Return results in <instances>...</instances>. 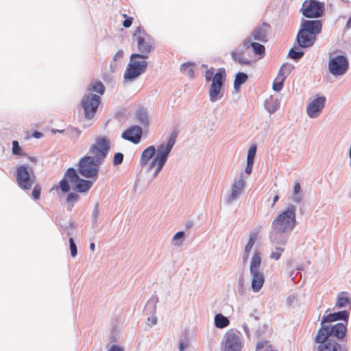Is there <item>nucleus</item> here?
Listing matches in <instances>:
<instances>
[{
  "mask_svg": "<svg viewBox=\"0 0 351 351\" xmlns=\"http://www.w3.org/2000/svg\"><path fill=\"white\" fill-rule=\"evenodd\" d=\"M325 11V3L319 0H305L300 12L307 19L318 20Z\"/></svg>",
  "mask_w": 351,
  "mask_h": 351,
  "instance_id": "obj_12",
  "label": "nucleus"
},
{
  "mask_svg": "<svg viewBox=\"0 0 351 351\" xmlns=\"http://www.w3.org/2000/svg\"><path fill=\"white\" fill-rule=\"evenodd\" d=\"M125 116V110H117L114 114V117L116 119H121Z\"/></svg>",
  "mask_w": 351,
  "mask_h": 351,
  "instance_id": "obj_60",
  "label": "nucleus"
},
{
  "mask_svg": "<svg viewBox=\"0 0 351 351\" xmlns=\"http://www.w3.org/2000/svg\"><path fill=\"white\" fill-rule=\"evenodd\" d=\"M247 79L248 75L247 73L243 71H238L234 75V82L243 85L247 82Z\"/></svg>",
  "mask_w": 351,
  "mask_h": 351,
  "instance_id": "obj_43",
  "label": "nucleus"
},
{
  "mask_svg": "<svg viewBox=\"0 0 351 351\" xmlns=\"http://www.w3.org/2000/svg\"><path fill=\"white\" fill-rule=\"evenodd\" d=\"M326 98L324 95H317L306 107V113L311 119L318 117L325 106Z\"/></svg>",
  "mask_w": 351,
  "mask_h": 351,
  "instance_id": "obj_16",
  "label": "nucleus"
},
{
  "mask_svg": "<svg viewBox=\"0 0 351 351\" xmlns=\"http://www.w3.org/2000/svg\"><path fill=\"white\" fill-rule=\"evenodd\" d=\"M194 64L191 62H186L182 63L180 66V71L187 75L190 78H193L195 76V71L193 68Z\"/></svg>",
  "mask_w": 351,
  "mask_h": 351,
  "instance_id": "obj_31",
  "label": "nucleus"
},
{
  "mask_svg": "<svg viewBox=\"0 0 351 351\" xmlns=\"http://www.w3.org/2000/svg\"><path fill=\"white\" fill-rule=\"evenodd\" d=\"M158 302V297L156 294L152 295L144 307L143 313L146 315H154L156 312V304Z\"/></svg>",
  "mask_w": 351,
  "mask_h": 351,
  "instance_id": "obj_24",
  "label": "nucleus"
},
{
  "mask_svg": "<svg viewBox=\"0 0 351 351\" xmlns=\"http://www.w3.org/2000/svg\"><path fill=\"white\" fill-rule=\"evenodd\" d=\"M42 188L39 184H36L32 190V197L34 200H38L40 199Z\"/></svg>",
  "mask_w": 351,
  "mask_h": 351,
  "instance_id": "obj_44",
  "label": "nucleus"
},
{
  "mask_svg": "<svg viewBox=\"0 0 351 351\" xmlns=\"http://www.w3.org/2000/svg\"><path fill=\"white\" fill-rule=\"evenodd\" d=\"M239 334V331L236 332L233 329H230L225 333L222 341L223 351H241L243 343Z\"/></svg>",
  "mask_w": 351,
  "mask_h": 351,
  "instance_id": "obj_14",
  "label": "nucleus"
},
{
  "mask_svg": "<svg viewBox=\"0 0 351 351\" xmlns=\"http://www.w3.org/2000/svg\"><path fill=\"white\" fill-rule=\"evenodd\" d=\"M156 152V148L154 145H149L142 152L140 158V165L142 168L147 166L148 162L154 158Z\"/></svg>",
  "mask_w": 351,
  "mask_h": 351,
  "instance_id": "obj_23",
  "label": "nucleus"
},
{
  "mask_svg": "<svg viewBox=\"0 0 351 351\" xmlns=\"http://www.w3.org/2000/svg\"><path fill=\"white\" fill-rule=\"evenodd\" d=\"M280 256L281 254L279 252H273L270 255L271 258L275 259L276 261L279 260Z\"/></svg>",
  "mask_w": 351,
  "mask_h": 351,
  "instance_id": "obj_61",
  "label": "nucleus"
},
{
  "mask_svg": "<svg viewBox=\"0 0 351 351\" xmlns=\"http://www.w3.org/2000/svg\"><path fill=\"white\" fill-rule=\"evenodd\" d=\"M230 324L229 319L221 313H216L214 317V324L217 328L222 329Z\"/></svg>",
  "mask_w": 351,
  "mask_h": 351,
  "instance_id": "obj_27",
  "label": "nucleus"
},
{
  "mask_svg": "<svg viewBox=\"0 0 351 351\" xmlns=\"http://www.w3.org/2000/svg\"><path fill=\"white\" fill-rule=\"evenodd\" d=\"M32 136L36 139H39L43 136V134L41 132L35 130L32 133Z\"/></svg>",
  "mask_w": 351,
  "mask_h": 351,
  "instance_id": "obj_62",
  "label": "nucleus"
},
{
  "mask_svg": "<svg viewBox=\"0 0 351 351\" xmlns=\"http://www.w3.org/2000/svg\"><path fill=\"white\" fill-rule=\"evenodd\" d=\"M124 158V155L121 152H116L113 156L112 165L114 166H118L121 165Z\"/></svg>",
  "mask_w": 351,
  "mask_h": 351,
  "instance_id": "obj_48",
  "label": "nucleus"
},
{
  "mask_svg": "<svg viewBox=\"0 0 351 351\" xmlns=\"http://www.w3.org/2000/svg\"><path fill=\"white\" fill-rule=\"evenodd\" d=\"M136 119L137 121L145 126H147L149 124V115L145 109L143 108H138L135 113Z\"/></svg>",
  "mask_w": 351,
  "mask_h": 351,
  "instance_id": "obj_28",
  "label": "nucleus"
},
{
  "mask_svg": "<svg viewBox=\"0 0 351 351\" xmlns=\"http://www.w3.org/2000/svg\"><path fill=\"white\" fill-rule=\"evenodd\" d=\"M238 291L240 295H243L244 293V278L243 274H241L238 279Z\"/></svg>",
  "mask_w": 351,
  "mask_h": 351,
  "instance_id": "obj_52",
  "label": "nucleus"
},
{
  "mask_svg": "<svg viewBox=\"0 0 351 351\" xmlns=\"http://www.w3.org/2000/svg\"><path fill=\"white\" fill-rule=\"evenodd\" d=\"M178 136V130L173 129L170 135L165 141L157 146L154 158L159 162L165 164L167 162L169 154L171 152L176 142Z\"/></svg>",
  "mask_w": 351,
  "mask_h": 351,
  "instance_id": "obj_10",
  "label": "nucleus"
},
{
  "mask_svg": "<svg viewBox=\"0 0 351 351\" xmlns=\"http://www.w3.org/2000/svg\"><path fill=\"white\" fill-rule=\"evenodd\" d=\"M205 80L206 82L215 81L216 78L221 79L223 77V76L226 77V71L225 68L220 67L217 69L216 72L215 73V69L213 67H210L205 72Z\"/></svg>",
  "mask_w": 351,
  "mask_h": 351,
  "instance_id": "obj_22",
  "label": "nucleus"
},
{
  "mask_svg": "<svg viewBox=\"0 0 351 351\" xmlns=\"http://www.w3.org/2000/svg\"><path fill=\"white\" fill-rule=\"evenodd\" d=\"M14 176L19 187L23 191L29 190L36 180L34 171L28 164H21L16 166Z\"/></svg>",
  "mask_w": 351,
  "mask_h": 351,
  "instance_id": "obj_7",
  "label": "nucleus"
},
{
  "mask_svg": "<svg viewBox=\"0 0 351 351\" xmlns=\"http://www.w3.org/2000/svg\"><path fill=\"white\" fill-rule=\"evenodd\" d=\"M185 232L180 230L177 232L172 238V243L175 246L180 247L183 244V241L185 239Z\"/></svg>",
  "mask_w": 351,
  "mask_h": 351,
  "instance_id": "obj_37",
  "label": "nucleus"
},
{
  "mask_svg": "<svg viewBox=\"0 0 351 351\" xmlns=\"http://www.w3.org/2000/svg\"><path fill=\"white\" fill-rule=\"evenodd\" d=\"M250 253V252H246V250H244V252H243V254L242 256L243 263L244 264L247 261V260L249 258Z\"/></svg>",
  "mask_w": 351,
  "mask_h": 351,
  "instance_id": "obj_63",
  "label": "nucleus"
},
{
  "mask_svg": "<svg viewBox=\"0 0 351 351\" xmlns=\"http://www.w3.org/2000/svg\"><path fill=\"white\" fill-rule=\"evenodd\" d=\"M123 16L124 17V20L122 25L125 28H129L132 24L133 18L132 16H128L126 14H123Z\"/></svg>",
  "mask_w": 351,
  "mask_h": 351,
  "instance_id": "obj_51",
  "label": "nucleus"
},
{
  "mask_svg": "<svg viewBox=\"0 0 351 351\" xmlns=\"http://www.w3.org/2000/svg\"><path fill=\"white\" fill-rule=\"evenodd\" d=\"M145 59L146 56L143 54L133 53L130 55L123 74L124 82H132L147 71L148 63Z\"/></svg>",
  "mask_w": 351,
  "mask_h": 351,
  "instance_id": "obj_5",
  "label": "nucleus"
},
{
  "mask_svg": "<svg viewBox=\"0 0 351 351\" xmlns=\"http://www.w3.org/2000/svg\"><path fill=\"white\" fill-rule=\"evenodd\" d=\"M160 162H159L157 160H156L154 158L152 159V160L151 161V162L149 163L147 169V171L149 172L150 171H152L153 169H155L156 166H158V164H160Z\"/></svg>",
  "mask_w": 351,
  "mask_h": 351,
  "instance_id": "obj_57",
  "label": "nucleus"
},
{
  "mask_svg": "<svg viewBox=\"0 0 351 351\" xmlns=\"http://www.w3.org/2000/svg\"><path fill=\"white\" fill-rule=\"evenodd\" d=\"M139 36L147 38L148 40H153V37L149 34L141 25L136 27L132 34V37L135 38V39Z\"/></svg>",
  "mask_w": 351,
  "mask_h": 351,
  "instance_id": "obj_36",
  "label": "nucleus"
},
{
  "mask_svg": "<svg viewBox=\"0 0 351 351\" xmlns=\"http://www.w3.org/2000/svg\"><path fill=\"white\" fill-rule=\"evenodd\" d=\"M99 215V204L96 203L93 208V210L92 212V215H91L93 227H95L97 226V219Z\"/></svg>",
  "mask_w": 351,
  "mask_h": 351,
  "instance_id": "obj_47",
  "label": "nucleus"
},
{
  "mask_svg": "<svg viewBox=\"0 0 351 351\" xmlns=\"http://www.w3.org/2000/svg\"><path fill=\"white\" fill-rule=\"evenodd\" d=\"M124 52L122 49H119L113 57V60L117 61L119 59H121L123 57Z\"/></svg>",
  "mask_w": 351,
  "mask_h": 351,
  "instance_id": "obj_58",
  "label": "nucleus"
},
{
  "mask_svg": "<svg viewBox=\"0 0 351 351\" xmlns=\"http://www.w3.org/2000/svg\"><path fill=\"white\" fill-rule=\"evenodd\" d=\"M119 338V334L117 332V330L114 326L112 327L111 330V335H110V342H116Z\"/></svg>",
  "mask_w": 351,
  "mask_h": 351,
  "instance_id": "obj_53",
  "label": "nucleus"
},
{
  "mask_svg": "<svg viewBox=\"0 0 351 351\" xmlns=\"http://www.w3.org/2000/svg\"><path fill=\"white\" fill-rule=\"evenodd\" d=\"M253 44H254V42L252 41L251 38H247L243 42V47L245 49H249L250 47L252 48Z\"/></svg>",
  "mask_w": 351,
  "mask_h": 351,
  "instance_id": "obj_56",
  "label": "nucleus"
},
{
  "mask_svg": "<svg viewBox=\"0 0 351 351\" xmlns=\"http://www.w3.org/2000/svg\"><path fill=\"white\" fill-rule=\"evenodd\" d=\"M245 186V180L241 176L237 182H234L231 186V193L226 199V204H230L233 200L237 199Z\"/></svg>",
  "mask_w": 351,
  "mask_h": 351,
  "instance_id": "obj_20",
  "label": "nucleus"
},
{
  "mask_svg": "<svg viewBox=\"0 0 351 351\" xmlns=\"http://www.w3.org/2000/svg\"><path fill=\"white\" fill-rule=\"evenodd\" d=\"M265 27L270 28V25L266 22H263L261 26L257 27L253 30L252 35L254 40L263 43H266L268 41L267 31Z\"/></svg>",
  "mask_w": 351,
  "mask_h": 351,
  "instance_id": "obj_21",
  "label": "nucleus"
},
{
  "mask_svg": "<svg viewBox=\"0 0 351 351\" xmlns=\"http://www.w3.org/2000/svg\"><path fill=\"white\" fill-rule=\"evenodd\" d=\"M292 196L293 201L295 203L300 204L302 200V191L301 189L300 184L298 182H295L293 185Z\"/></svg>",
  "mask_w": 351,
  "mask_h": 351,
  "instance_id": "obj_30",
  "label": "nucleus"
},
{
  "mask_svg": "<svg viewBox=\"0 0 351 351\" xmlns=\"http://www.w3.org/2000/svg\"><path fill=\"white\" fill-rule=\"evenodd\" d=\"M12 154L16 157L27 156V154L23 151V148L20 146L19 143L16 140L12 141Z\"/></svg>",
  "mask_w": 351,
  "mask_h": 351,
  "instance_id": "obj_34",
  "label": "nucleus"
},
{
  "mask_svg": "<svg viewBox=\"0 0 351 351\" xmlns=\"http://www.w3.org/2000/svg\"><path fill=\"white\" fill-rule=\"evenodd\" d=\"M103 162L87 154L81 157L77 164L76 170L83 178L97 180L101 165Z\"/></svg>",
  "mask_w": 351,
  "mask_h": 351,
  "instance_id": "obj_6",
  "label": "nucleus"
},
{
  "mask_svg": "<svg viewBox=\"0 0 351 351\" xmlns=\"http://www.w3.org/2000/svg\"><path fill=\"white\" fill-rule=\"evenodd\" d=\"M69 243L71 256L72 258H75L77 254V247L72 237H69Z\"/></svg>",
  "mask_w": 351,
  "mask_h": 351,
  "instance_id": "obj_45",
  "label": "nucleus"
},
{
  "mask_svg": "<svg viewBox=\"0 0 351 351\" xmlns=\"http://www.w3.org/2000/svg\"><path fill=\"white\" fill-rule=\"evenodd\" d=\"M285 82L283 79H280V80H278L277 79H275L272 84V89L276 93H279L282 90L284 86Z\"/></svg>",
  "mask_w": 351,
  "mask_h": 351,
  "instance_id": "obj_46",
  "label": "nucleus"
},
{
  "mask_svg": "<svg viewBox=\"0 0 351 351\" xmlns=\"http://www.w3.org/2000/svg\"><path fill=\"white\" fill-rule=\"evenodd\" d=\"M351 305V298L348 295H338L335 306L339 308H346L349 306V308L350 309Z\"/></svg>",
  "mask_w": 351,
  "mask_h": 351,
  "instance_id": "obj_32",
  "label": "nucleus"
},
{
  "mask_svg": "<svg viewBox=\"0 0 351 351\" xmlns=\"http://www.w3.org/2000/svg\"><path fill=\"white\" fill-rule=\"evenodd\" d=\"M254 162L246 161V166L245 167V173L247 175L251 174L253 169Z\"/></svg>",
  "mask_w": 351,
  "mask_h": 351,
  "instance_id": "obj_55",
  "label": "nucleus"
},
{
  "mask_svg": "<svg viewBox=\"0 0 351 351\" xmlns=\"http://www.w3.org/2000/svg\"><path fill=\"white\" fill-rule=\"evenodd\" d=\"M261 256L259 252H255L252 257L250 271L252 276L251 288L254 293L258 292L265 283V275L260 271Z\"/></svg>",
  "mask_w": 351,
  "mask_h": 351,
  "instance_id": "obj_8",
  "label": "nucleus"
},
{
  "mask_svg": "<svg viewBox=\"0 0 351 351\" xmlns=\"http://www.w3.org/2000/svg\"><path fill=\"white\" fill-rule=\"evenodd\" d=\"M137 42V49L140 53L138 54H143L146 56V59L149 58V54L154 51V40H148L147 38L143 36H137L136 38Z\"/></svg>",
  "mask_w": 351,
  "mask_h": 351,
  "instance_id": "obj_19",
  "label": "nucleus"
},
{
  "mask_svg": "<svg viewBox=\"0 0 351 351\" xmlns=\"http://www.w3.org/2000/svg\"><path fill=\"white\" fill-rule=\"evenodd\" d=\"M330 308H328L322 317L321 322L322 324H332L337 321L348 324L350 317V308L342 311H338L333 313H328Z\"/></svg>",
  "mask_w": 351,
  "mask_h": 351,
  "instance_id": "obj_15",
  "label": "nucleus"
},
{
  "mask_svg": "<svg viewBox=\"0 0 351 351\" xmlns=\"http://www.w3.org/2000/svg\"><path fill=\"white\" fill-rule=\"evenodd\" d=\"M106 351H124L123 348L118 344L108 343L106 344Z\"/></svg>",
  "mask_w": 351,
  "mask_h": 351,
  "instance_id": "obj_50",
  "label": "nucleus"
},
{
  "mask_svg": "<svg viewBox=\"0 0 351 351\" xmlns=\"http://www.w3.org/2000/svg\"><path fill=\"white\" fill-rule=\"evenodd\" d=\"M97 180L81 178L80 173L74 167H69L63 178L58 182V187L62 194L72 189L81 194H86Z\"/></svg>",
  "mask_w": 351,
  "mask_h": 351,
  "instance_id": "obj_4",
  "label": "nucleus"
},
{
  "mask_svg": "<svg viewBox=\"0 0 351 351\" xmlns=\"http://www.w3.org/2000/svg\"><path fill=\"white\" fill-rule=\"evenodd\" d=\"M78 192L75 191H69L68 193H66V198H65V203H73L75 204L80 199V195L78 194Z\"/></svg>",
  "mask_w": 351,
  "mask_h": 351,
  "instance_id": "obj_40",
  "label": "nucleus"
},
{
  "mask_svg": "<svg viewBox=\"0 0 351 351\" xmlns=\"http://www.w3.org/2000/svg\"><path fill=\"white\" fill-rule=\"evenodd\" d=\"M264 106L268 112L273 114L279 108L280 104L277 99L269 98L265 100Z\"/></svg>",
  "mask_w": 351,
  "mask_h": 351,
  "instance_id": "obj_29",
  "label": "nucleus"
},
{
  "mask_svg": "<svg viewBox=\"0 0 351 351\" xmlns=\"http://www.w3.org/2000/svg\"><path fill=\"white\" fill-rule=\"evenodd\" d=\"M71 129H62V130H58V129H52L51 133L52 134H56L60 133L66 135V133H69V131H71Z\"/></svg>",
  "mask_w": 351,
  "mask_h": 351,
  "instance_id": "obj_59",
  "label": "nucleus"
},
{
  "mask_svg": "<svg viewBox=\"0 0 351 351\" xmlns=\"http://www.w3.org/2000/svg\"><path fill=\"white\" fill-rule=\"evenodd\" d=\"M256 150L257 145L256 144L251 145V146L249 147L247 150L246 161L254 162Z\"/></svg>",
  "mask_w": 351,
  "mask_h": 351,
  "instance_id": "obj_41",
  "label": "nucleus"
},
{
  "mask_svg": "<svg viewBox=\"0 0 351 351\" xmlns=\"http://www.w3.org/2000/svg\"><path fill=\"white\" fill-rule=\"evenodd\" d=\"M348 324L343 322L320 323L313 340L317 345V351H348Z\"/></svg>",
  "mask_w": 351,
  "mask_h": 351,
  "instance_id": "obj_1",
  "label": "nucleus"
},
{
  "mask_svg": "<svg viewBox=\"0 0 351 351\" xmlns=\"http://www.w3.org/2000/svg\"><path fill=\"white\" fill-rule=\"evenodd\" d=\"M153 317H149L147 318V321L151 322V326L155 325L157 323V317L156 316L152 315Z\"/></svg>",
  "mask_w": 351,
  "mask_h": 351,
  "instance_id": "obj_64",
  "label": "nucleus"
},
{
  "mask_svg": "<svg viewBox=\"0 0 351 351\" xmlns=\"http://www.w3.org/2000/svg\"><path fill=\"white\" fill-rule=\"evenodd\" d=\"M226 81V77L223 76L221 79L216 78V80L213 81L210 84L208 95L211 102H216L223 97V87L225 86Z\"/></svg>",
  "mask_w": 351,
  "mask_h": 351,
  "instance_id": "obj_17",
  "label": "nucleus"
},
{
  "mask_svg": "<svg viewBox=\"0 0 351 351\" xmlns=\"http://www.w3.org/2000/svg\"><path fill=\"white\" fill-rule=\"evenodd\" d=\"M191 337L192 333L189 330L185 329L182 332L178 344V351H184L189 348Z\"/></svg>",
  "mask_w": 351,
  "mask_h": 351,
  "instance_id": "obj_26",
  "label": "nucleus"
},
{
  "mask_svg": "<svg viewBox=\"0 0 351 351\" xmlns=\"http://www.w3.org/2000/svg\"><path fill=\"white\" fill-rule=\"evenodd\" d=\"M90 86L91 87L89 88V90L99 94V96L104 94L106 88L101 81L97 80L95 82L92 83Z\"/></svg>",
  "mask_w": 351,
  "mask_h": 351,
  "instance_id": "obj_38",
  "label": "nucleus"
},
{
  "mask_svg": "<svg viewBox=\"0 0 351 351\" xmlns=\"http://www.w3.org/2000/svg\"><path fill=\"white\" fill-rule=\"evenodd\" d=\"M110 149L111 143L109 138L106 136H98L90 145L88 154L104 162Z\"/></svg>",
  "mask_w": 351,
  "mask_h": 351,
  "instance_id": "obj_11",
  "label": "nucleus"
},
{
  "mask_svg": "<svg viewBox=\"0 0 351 351\" xmlns=\"http://www.w3.org/2000/svg\"><path fill=\"white\" fill-rule=\"evenodd\" d=\"M164 166H165V164L160 163L158 165V166L156 167L153 173L152 177V180L156 178L158 176L159 173L161 171V170L162 169Z\"/></svg>",
  "mask_w": 351,
  "mask_h": 351,
  "instance_id": "obj_54",
  "label": "nucleus"
},
{
  "mask_svg": "<svg viewBox=\"0 0 351 351\" xmlns=\"http://www.w3.org/2000/svg\"><path fill=\"white\" fill-rule=\"evenodd\" d=\"M244 51L242 50H234L230 53L232 60L241 65H251L252 60L243 57Z\"/></svg>",
  "mask_w": 351,
  "mask_h": 351,
  "instance_id": "obj_25",
  "label": "nucleus"
},
{
  "mask_svg": "<svg viewBox=\"0 0 351 351\" xmlns=\"http://www.w3.org/2000/svg\"><path fill=\"white\" fill-rule=\"evenodd\" d=\"M142 135V128L138 125H132L122 132L121 138L133 144L137 145L141 142Z\"/></svg>",
  "mask_w": 351,
  "mask_h": 351,
  "instance_id": "obj_18",
  "label": "nucleus"
},
{
  "mask_svg": "<svg viewBox=\"0 0 351 351\" xmlns=\"http://www.w3.org/2000/svg\"><path fill=\"white\" fill-rule=\"evenodd\" d=\"M101 104V99L99 95L94 93H88L84 95L82 98L79 106L83 110L85 119H93Z\"/></svg>",
  "mask_w": 351,
  "mask_h": 351,
  "instance_id": "obj_9",
  "label": "nucleus"
},
{
  "mask_svg": "<svg viewBox=\"0 0 351 351\" xmlns=\"http://www.w3.org/2000/svg\"><path fill=\"white\" fill-rule=\"evenodd\" d=\"M252 51L254 55L258 56L260 58H263L265 55V47L263 45L254 42Z\"/></svg>",
  "mask_w": 351,
  "mask_h": 351,
  "instance_id": "obj_39",
  "label": "nucleus"
},
{
  "mask_svg": "<svg viewBox=\"0 0 351 351\" xmlns=\"http://www.w3.org/2000/svg\"><path fill=\"white\" fill-rule=\"evenodd\" d=\"M322 29L321 20H302L295 38V43L298 47H293L290 49L288 58L293 60L301 58L304 54L302 49L309 48L314 45L316 36L321 33Z\"/></svg>",
  "mask_w": 351,
  "mask_h": 351,
  "instance_id": "obj_2",
  "label": "nucleus"
},
{
  "mask_svg": "<svg viewBox=\"0 0 351 351\" xmlns=\"http://www.w3.org/2000/svg\"><path fill=\"white\" fill-rule=\"evenodd\" d=\"M256 239H257V233L256 232H252L250 234L248 241L244 248V250H246V252H251L252 248L253 247V246L256 241Z\"/></svg>",
  "mask_w": 351,
  "mask_h": 351,
  "instance_id": "obj_42",
  "label": "nucleus"
},
{
  "mask_svg": "<svg viewBox=\"0 0 351 351\" xmlns=\"http://www.w3.org/2000/svg\"><path fill=\"white\" fill-rule=\"evenodd\" d=\"M328 71L335 77L343 75L348 70L349 62L344 54L330 56L328 60Z\"/></svg>",
  "mask_w": 351,
  "mask_h": 351,
  "instance_id": "obj_13",
  "label": "nucleus"
},
{
  "mask_svg": "<svg viewBox=\"0 0 351 351\" xmlns=\"http://www.w3.org/2000/svg\"><path fill=\"white\" fill-rule=\"evenodd\" d=\"M255 351H276L269 341L264 340L256 343Z\"/></svg>",
  "mask_w": 351,
  "mask_h": 351,
  "instance_id": "obj_35",
  "label": "nucleus"
},
{
  "mask_svg": "<svg viewBox=\"0 0 351 351\" xmlns=\"http://www.w3.org/2000/svg\"><path fill=\"white\" fill-rule=\"evenodd\" d=\"M66 129H71L69 133H66V136L71 138H77L81 134V131L77 128L68 127Z\"/></svg>",
  "mask_w": 351,
  "mask_h": 351,
  "instance_id": "obj_49",
  "label": "nucleus"
},
{
  "mask_svg": "<svg viewBox=\"0 0 351 351\" xmlns=\"http://www.w3.org/2000/svg\"><path fill=\"white\" fill-rule=\"evenodd\" d=\"M296 206L289 204L287 208L280 212L271 223V231L269 232V239L272 243L285 245L287 237L283 234L291 232L297 224Z\"/></svg>",
  "mask_w": 351,
  "mask_h": 351,
  "instance_id": "obj_3",
  "label": "nucleus"
},
{
  "mask_svg": "<svg viewBox=\"0 0 351 351\" xmlns=\"http://www.w3.org/2000/svg\"><path fill=\"white\" fill-rule=\"evenodd\" d=\"M293 67L292 65L288 63H283L278 72V76L285 81L288 75L291 73Z\"/></svg>",
  "mask_w": 351,
  "mask_h": 351,
  "instance_id": "obj_33",
  "label": "nucleus"
}]
</instances>
